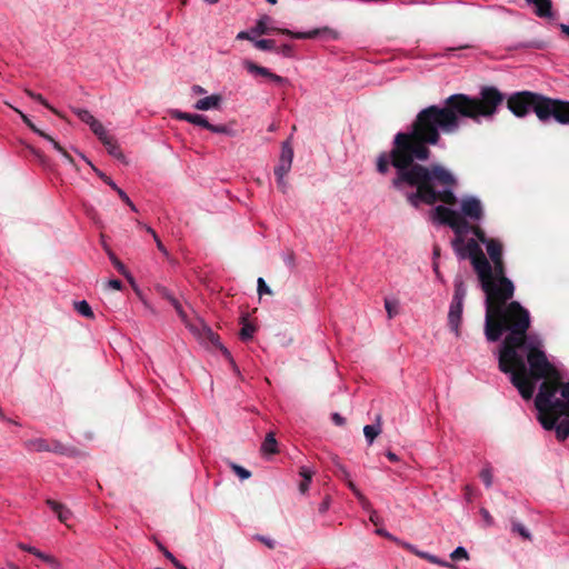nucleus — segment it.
I'll use <instances>...</instances> for the list:
<instances>
[{"label":"nucleus","instance_id":"nucleus-1","mask_svg":"<svg viewBox=\"0 0 569 569\" xmlns=\"http://www.w3.org/2000/svg\"><path fill=\"white\" fill-rule=\"evenodd\" d=\"M505 101V94L493 86H485L478 97L455 93L445 100L443 106H429L417 114L407 132H398L393 138L390 152H382L377 159V170L385 174L389 167L396 169L391 184L406 194L407 201L415 208L421 203H457L455 189L457 179L441 164L429 167L415 163L430 158L429 144L436 146L440 133H456L463 118L476 123L491 121Z\"/></svg>","mask_w":569,"mask_h":569},{"label":"nucleus","instance_id":"nucleus-2","mask_svg":"<svg viewBox=\"0 0 569 569\" xmlns=\"http://www.w3.org/2000/svg\"><path fill=\"white\" fill-rule=\"evenodd\" d=\"M530 327L529 311L519 302L511 301L506 310L491 317V330L488 331L485 319V336L490 342L498 341L503 332L507 336L499 347L498 361L502 372L512 371V368L528 373L533 380H560L558 369L548 360L542 350L543 343L538 335H527Z\"/></svg>","mask_w":569,"mask_h":569},{"label":"nucleus","instance_id":"nucleus-3","mask_svg":"<svg viewBox=\"0 0 569 569\" xmlns=\"http://www.w3.org/2000/svg\"><path fill=\"white\" fill-rule=\"evenodd\" d=\"M489 259L491 261V271L488 274L487 284H480L486 295V317L487 327L491 326V317L498 316L499 311L508 308V301L513 297L515 286L506 277V267L503 262L502 243L498 239H491L485 244ZM492 332L491 328H488ZM495 337L492 333H490Z\"/></svg>","mask_w":569,"mask_h":569},{"label":"nucleus","instance_id":"nucleus-4","mask_svg":"<svg viewBox=\"0 0 569 569\" xmlns=\"http://www.w3.org/2000/svg\"><path fill=\"white\" fill-rule=\"evenodd\" d=\"M562 399L556 397L558 386L543 381L535 399L538 410V420L542 428L552 430L556 428L558 416L569 417V382L559 383Z\"/></svg>","mask_w":569,"mask_h":569},{"label":"nucleus","instance_id":"nucleus-5","mask_svg":"<svg viewBox=\"0 0 569 569\" xmlns=\"http://www.w3.org/2000/svg\"><path fill=\"white\" fill-rule=\"evenodd\" d=\"M467 234L468 223L461 228V233H455V238L451 240L452 249L458 259L470 260L480 284H487L488 274L491 271L490 261L475 238L466 240Z\"/></svg>","mask_w":569,"mask_h":569},{"label":"nucleus","instance_id":"nucleus-6","mask_svg":"<svg viewBox=\"0 0 569 569\" xmlns=\"http://www.w3.org/2000/svg\"><path fill=\"white\" fill-rule=\"evenodd\" d=\"M251 32L261 36L269 34L271 32H279L281 34L289 36L293 39H313L317 37H327L330 39H337L338 32L329 27L317 28L307 32H295L289 29H280L274 26V21L270 16H262L257 20L256 26L251 29Z\"/></svg>","mask_w":569,"mask_h":569},{"label":"nucleus","instance_id":"nucleus-7","mask_svg":"<svg viewBox=\"0 0 569 569\" xmlns=\"http://www.w3.org/2000/svg\"><path fill=\"white\" fill-rule=\"evenodd\" d=\"M537 107V118L542 123L555 121L562 126H569V100L549 98L542 94V99Z\"/></svg>","mask_w":569,"mask_h":569},{"label":"nucleus","instance_id":"nucleus-8","mask_svg":"<svg viewBox=\"0 0 569 569\" xmlns=\"http://www.w3.org/2000/svg\"><path fill=\"white\" fill-rule=\"evenodd\" d=\"M542 94L531 91H520L512 93L507 99L508 109L519 118L526 117L533 111L537 116V106L540 103Z\"/></svg>","mask_w":569,"mask_h":569},{"label":"nucleus","instance_id":"nucleus-9","mask_svg":"<svg viewBox=\"0 0 569 569\" xmlns=\"http://www.w3.org/2000/svg\"><path fill=\"white\" fill-rule=\"evenodd\" d=\"M430 214L435 223L450 227L453 233H461V228L466 224L463 217L457 210L442 204L435 207Z\"/></svg>","mask_w":569,"mask_h":569},{"label":"nucleus","instance_id":"nucleus-10","mask_svg":"<svg viewBox=\"0 0 569 569\" xmlns=\"http://www.w3.org/2000/svg\"><path fill=\"white\" fill-rule=\"evenodd\" d=\"M293 160V149L289 141H284L281 146L279 163L274 168L278 188L286 193L288 184L284 180L286 174L290 171Z\"/></svg>","mask_w":569,"mask_h":569},{"label":"nucleus","instance_id":"nucleus-11","mask_svg":"<svg viewBox=\"0 0 569 569\" xmlns=\"http://www.w3.org/2000/svg\"><path fill=\"white\" fill-rule=\"evenodd\" d=\"M466 223H480L485 217V211L481 201L473 197H465L460 202V211Z\"/></svg>","mask_w":569,"mask_h":569},{"label":"nucleus","instance_id":"nucleus-12","mask_svg":"<svg viewBox=\"0 0 569 569\" xmlns=\"http://www.w3.org/2000/svg\"><path fill=\"white\" fill-rule=\"evenodd\" d=\"M173 117L179 120L187 121L189 123L200 126L213 133L232 134V130L226 124H212L208 121L207 117L199 113H189L182 111H176Z\"/></svg>","mask_w":569,"mask_h":569},{"label":"nucleus","instance_id":"nucleus-13","mask_svg":"<svg viewBox=\"0 0 569 569\" xmlns=\"http://www.w3.org/2000/svg\"><path fill=\"white\" fill-rule=\"evenodd\" d=\"M510 375L511 383L518 389L521 397L526 400L531 399L535 392V383L531 381V378L526 372H521L516 368H512V371H508Z\"/></svg>","mask_w":569,"mask_h":569},{"label":"nucleus","instance_id":"nucleus-14","mask_svg":"<svg viewBox=\"0 0 569 569\" xmlns=\"http://www.w3.org/2000/svg\"><path fill=\"white\" fill-rule=\"evenodd\" d=\"M190 330L197 335L200 339L207 340L212 343L216 348H218L226 358L231 360L230 351L221 343L220 338L216 335L210 327L200 322L199 327L191 326Z\"/></svg>","mask_w":569,"mask_h":569},{"label":"nucleus","instance_id":"nucleus-15","mask_svg":"<svg viewBox=\"0 0 569 569\" xmlns=\"http://www.w3.org/2000/svg\"><path fill=\"white\" fill-rule=\"evenodd\" d=\"M462 309L463 303L456 302L451 300L449 312H448V323L451 330L458 336L459 335V327L461 323L462 318Z\"/></svg>","mask_w":569,"mask_h":569},{"label":"nucleus","instance_id":"nucleus-16","mask_svg":"<svg viewBox=\"0 0 569 569\" xmlns=\"http://www.w3.org/2000/svg\"><path fill=\"white\" fill-rule=\"evenodd\" d=\"M46 503L57 515L60 522L68 525V521L72 518V512L67 506L52 499H47Z\"/></svg>","mask_w":569,"mask_h":569},{"label":"nucleus","instance_id":"nucleus-17","mask_svg":"<svg viewBox=\"0 0 569 569\" xmlns=\"http://www.w3.org/2000/svg\"><path fill=\"white\" fill-rule=\"evenodd\" d=\"M528 4L533 6L535 13L539 18H552V2L551 0H526Z\"/></svg>","mask_w":569,"mask_h":569},{"label":"nucleus","instance_id":"nucleus-18","mask_svg":"<svg viewBox=\"0 0 569 569\" xmlns=\"http://www.w3.org/2000/svg\"><path fill=\"white\" fill-rule=\"evenodd\" d=\"M402 547H405L406 549H408L409 551H411L412 553H415L416 556L422 558V559H426L428 560L429 562L431 563H435V565H439V566H442V567H453L451 563L447 562V561H443V560H440L437 556L435 555H431V553H428L426 551H420L418 550L411 543H402Z\"/></svg>","mask_w":569,"mask_h":569},{"label":"nucleus","instance_id":"nucleus-19","mask_svg":"<svg viewBox=\"0 0 569 569\" xmlns=\"http://www.w3.org/2000/svg\"><path fill=\"white\" fill-rule=\"evenodd\" d=\"M221 103V97L219 94H211L209 97H204L199 99L194 103V109L206 111L211 109H219Z\"/></svg>","mask_w":569,"mask_h":569},{"label":"nucleus","instance_id":"nucleus-20","mask_svg":"<svg viewBox=\"0 0 569 569\" xmlns=\"http://www.w3.org/2000/svg\"><path fill=\"white\" fill-rule=\"evenodd\" d=\"M156 291L158 292L159 296L167 299L173 306V308L181 318H184V312L182 310L180 302L172 296V293L164 286H156Z\"/></svg>","mask_w":569,"mask_h":569},{"label":"nucleus","instance_id":"nucleus-21","mask_svg":"<svg viewBox=\"0 0 569 569\" xmlns=\"http://www.w3.org/2000/svg\"><path fill=\"white\" fill-rule=\"evenodd\" d=\"M380 432H381L380 417H378L376 425H367L363 427V435L369 445L373 443L375 439L380 435Z\"/></svg>","mask_w":569,"mask_h":569},{"label":"nucleus","instance_id":"nucleus-22","mask_svg":"<svg viewBox=\"0 0 569 569\" xmlns=\"http://www.w3.org/2000/svg\"><path fill=\"white\" fill-rule=\"evenodd\" d=\"M468 233H472L476 237L475 239L483 246L492 239L486 236V232L478 223H468Z\"/></svg>","mask_w":569,"mask_h":569},{"label":"nucleus","instance_id":"nucleus-23","mask_svg":"<svg viewBox=\"0 0 569 569\" xmlns=\"http://www.w3.org/2000/svg\"><path fill=\"white\" fill-rule=\"evenodd\" d=\"M466 295H467V288L465 286L463 280L461 278H456L452 301L463 303Z\"/></svg>","mask_w":569,"mask_h":569},{"label":"nucleus","instance_id":"nucleus-24","mask_svg":"<svg viewBox=\"0 0 569 569\" xmlns=\"http://www.w3.org/2000/svg\"><path fill=\"white\" fill-rule=\"evenodd\" d=\"M74 114L86 124H88L90 128L93 127L99 120H97L93 114L87 110L81 108H74L72 110Z\"/></svg>","mask_w":569,"mask_h":569},{"label":"nucleus","instance_id":"nucleus-25","mask_svg":"<svg viewBox=\"0 0 569 569\" xmlns=\"http://www.w3.org/2000/svg\"><path fill=\"white\" fill-rule=\"evenodd\" d=\"M27 448L37 452L50 451V443L46 439L38 438L27 442Z\"/></svg>","mask_w":569,"mask_h":569},{"label":"nucleus","instance_id":"nucleus-26","mask_svg":"<svg viewBox=\"0 0 569 569\" xmlns=\"http://www.w3.org/2000/svg\"><path fill=\"white\" fill-rule=\"evenodd\" d=\"M261 451L263 453H276L277 452V440L272 432H269L266 436V438L261 445Z\"/></svg>","mask_w":569,"mask_h":569},{"label":"nucleus","instance_id":"nucleus-27","mask_svg":"<svg viewBox=\"0 0 569 569\" xmlns=\"http://www.w3.org/2000/svg\"><path fill=\"white\" fill-rule=\"evenodd\" d=\"M82 159L92 168V170L97 173V176L104 182L107 183L108 186H110L113 190L117 191V189H119V187L114 183V181L108 177L104 172H102L101 170H99L98 168H96L92 162L87 159L83 154H81Z\"/></svg>","mask_w":569,"mask_h":569},{"label":"nucleus","instance_id":"nucleus-28","mask_svg":"<svg viewBox=\"0 0 569 569\" xmlns=\"http://www.w3.org/2000/svg\"><path fill=\"white\" fill-rule=\"evenodd\" d=\"M244 67L252 74L266 77L268 79H269V77L271 74V71L268 68L260 67V66H258V64H256V63H253L251 61H247L244 63Z\"/></svg>","mask_w":569,"mask_h":569},{"label":"nucleus","instance_id":"nucleus-29","mask_svg":"<svg viewBox=\"0 0 569 569\" xmlns=\"http://www.w3.org/2000/svg\"><path fill=\"white\" fill-rule=\"evenodd\" d=\"M556 436L559 441H563L569 437V419L561 420L556 425Z\"/></svg>","mask_w":569,"mask_h":569},{"label":"nucleus","instance_id":"nucleus-30","mask_svg":"<svg viewBox=\"0 0 569 569\" xmlns=\"http://www.w3.org/2000/svg\"><path fill=\"white\" fill-rule=\"evenodd\" d=\"M511 531L513 533L519 535L526 540H531V533L530 531L519 521L512 520L511 521Z\"/></svg>","mask_w":569,"mask_h":569},{"label":"nucleus","instance_id":"nucleus-31","mask_svg":"<svg viewBox=\"0 0 569 569\" xmlns=\"http://www.w3.org/2000/svg\"><path fill=\"white\" fill-rule=\"evenodd\" d=\"M24 92L28 97H30L31 99L40 102L42 106H44L46 108H48L50 111H52L53 113L56 114H59L58 110L54 109L44 98L43 96H41L40 93H36L33 91H31L30 89H24Z\"/></svg>","mask_w":569,"mask_h":569},{"label":"nucleus","instance_id":"nucleus-32","mask_svg":"<svg viewBox=\"0 0 569 569\" xmlns=\"http://www.w3.org/2000/svg\"><path fill=\"white\" fill-rule=\"evenodd\" d=\"M74 308L78 313L86 318H93V312L90 305L86 300L77 301Z\"/></svg>","mask_w":569,"mask_h":569},{"label":"nucleus","instance_id":"nucleus-33","mask_svg":"<svg viewBox=\"0 0 569 569\" xmlns=\"http://www.w3.org/2000/svg\"><path fill=\"white\" fill-rule=\"evenodd\" d=\"M157 546H158L159 550L163 553V556L168 560H170L177 567V569H188L162 543L157 542Z\"/></svg>","mask_w":569,"mask_h":569},{"label":"nucleus","instance_id":"nucleus-34","mask_svg":"<svg viewBox=\"0 0 569 569\" xmlns=\"http://www.w3.org/2000/svg\"><path fill=\"white\" fill-rule=\"evenodd\" d=\"M480 478L487 488H490L493 482L492 468L490 465H486L480 471Z\"/></svg>","mask_w":569,"mask_h":569},{"label":"nucleus","instance_id":"nucleus-35","mask_svg":"<svg viewBox=\"0 0 569 569\" xmlns=\"http://www.w3.org/2000/svg\"><path fill=\"white\" fill-rule=\"evenodd\" d=\"M253 46L262 51H271L276 49V41L272 39H259L253 41Z\"/></svg>","mask_w":569,"mask_h":569},{"label":"nucleus","instance_id":"nucleus-36","mask_svg":"<svg viewBox=\"0 0 569 569\" xmlns=\"http://www.w3.org/2000/svg\"><path fill=\"white\" fill-rule=\"evenodd\" d=\"M41 138L46 139L47 141H49L52 147L62 154V157H64L69 162H73V159L72 157L60 146L59 142H57L51 136L47 134L44 132V136H42Z\"/></svg>","mask_w":569,"mask_h":569},{"label":"nucleus","instance_id":"nucleus-37","mask_svg":"<svg viewBox=\"0 0 569 569\" xmlns=\"http://www.w3.org/2000/svg\"><path fill=\"white\" fill-rule=\"evenodd\" d=\"M19 116L20 118L22 119V121L34 132L37 133L38 136L42 137L44 136V131L40 130L39 128H37L34 126V123L29 119V117L23 113L21 110L14 108L13 109Z\"/></svg>","mask_w":569,"mask_h":569},{"label":"nucleus","instance_id":"nucleus-38","mask_svg":"<svg viewBox=\"0 0 569 569\" xmlns=\"http://www.w3.org/2000/svg\"><path fill=\"white\" fill-rule=\"evenodd\" d=\"M385 309L388 313V318L391 319L398 315L399 303L397 300L385 299Z\"/></svg>","mask_w":569,"mask_h":569},{"label":"nucleus","instance_id":"nucleus-39","mask_svg":"<svg viewBox=\"0 0 569 569\" xmlns=\"http://www.w3.org/2000/svg\"><path fill=\"white\" fill-rule=\"evenodd\" d=\"M254 331H256L254 326H252L249 322H243L239 335H240V338L246 341L253 337Z\"/></svg>","mask_w":569,"mask_h":569},{"label":"nucleus","instance_id":"nucleus-40","mask_svg":"<svg viewBox=\"0 0 569 569\" xmlns=\"http://www.w3.org/2000/svg\"><path fill=\"white\" fill-rule=\"evenodd\" d=\"M274 51L286 58H292L293 57V47L291 44L284 43L282 46L277 47Z\"/></svg>","mask_w":569,"mask_h":569},{"label":"nucleus","instance_id":"nucleus-41","mask_svg":"<svg viewBox=\"0 0 569 569\" xmlns=\"http://www.w3.org/2000/svg\"><path fill=\"white\" fill-rule=\"evenodd\" d=\"M104 147L107 148L108 152H109L111 156H113V157H116V158H121V157H122V153H121V151H120V148H119V146H118V143H117V141H116V139H112V140L110 141V144H104Z\"/></svg>","mask_w":569,"mask_h":569},{"label":"nucleus","instance_id":"nucleus-42","mask_svg":"<svg viewBox=\"0 0 569 569\" xmlns=\"http://www.w3.org/2000/svg\"><path fill=\"white\" fill-rule=\"evenodd\" d=\"M450 557L452 560L468 559L469 555L463 547H457L451 553Z\"/></svg>","mask_w":569,"mask_h":569},{"label":"nucleus","instance_id":"nucleus-43","mask_svg":"<svg viewBox=\"0 0 569 569\" xmlns=\"http://www.w3.org/2000/svg\"><path fill=\"white\" fill-rule=\"evenodd\" d=\"M117 193L118 196L120 197V199L130 207V209L134 212L138 211L136 204L130 200V198L128 197V194L121 189H117Z\"/></svg>","mask_w":569,"mask_h":569},{"label":"nucleus","instance_id":"nucleus-44","mask_svg":"<svg viewBox=\"0 0 569 569\" xmlns=\"http://www.w3.org/2000/svg\"><path fill=\"white\" fill-rule=\"evenodd\" d=\"M376 533L381 536V537H385L391 541H395L396 543L402 546V543H405L403 541L399 540L397 537H395L393 535H391L390 532H388L386 529H382V528H377L376 529Z\"/></svg>","mask_w":569,"mask_h":569},{"label":"nucleus","instance_id":"nucleus-45","mask_svg":"<svg viewBox=\"0 0 569 569\" xmlns=\"http://www.w3.org/2000/svg\"><path fill=\"white\" fill-rule=\"evenodd\" d=\"M232 469L233 471L237 473V476L241 479V480H246L248 479L251 473L249 470L244 469L243 467L241 466H238V465H232Z\"/></svg>","mask_w":569,"mask_h":569},{"label":"nucleus","instance_id":"nucleus-46","mask_svg":"<svg viewBox=\"0 0 569 569\" xmlns=\"http://www.w3.org/2000/svg\"><path fill=\"white\" fill-rule=\"evenodd\" d=\"M33 556H36L37 558L41 559L42 561L47 562V563H56V558L50 556V555H47L42 551H40L39 549L36 548V551L32 552Z\"/></svg>","mask_w":569,"mask_h":569},{"label":"nucleus","instance_id":"nucleus-47","mask_svg":"<svg viewBox=\"0 0 569 569\" xmlns=\"http://www.w3.org/2000/svg\"><path fill=\"white\" fill-rule=\"evenodd\" d=\"M33 556H36L37 558L41 559L42 561L47 562V563H56V558L50 556V555H47L42 551H40L39 549L36 548V551L32 552Z\"/></svg>","mask_w":569,"mask_h":569},{"label":"nucleus","instance_id":"nucleus-48","mask_svg":"<svg viewBox=\"0 0 569 569\" xmlns=\"http://www.w3.org/2000/svg\"><path fill=\"white\" fill-rule=\"evenodd\" d=\"M480 515L482 517V520L486 525V527H492L495 525V520L490 512L486 508L480 509Z\"/></svg>","mask_w":569,"mask_h":569},{"label":"nucleus","instance_id":"nucleus-49","mask_svg":"<svg viewBox=\"0 0 569 569\" xmlns=\"http://www.w3.org/2000/svg\"><path fill=\"white\" fill-rule=\"evenodd\" d=\"M257 283H258V293L260 296H262V295H271V290L268 287V284L266 283V281L263 280V278H258Z\"/></svg>","mask_w":569,"mask_h":569},{"label":"nucleus","instance_id":"nucleus-50","mask_svg":"<svg viewBox=\"0 0 569 569\" xmlns=\"http://www.w3.org/2000/svg\"><path fill=\"white\" fill-rule=\"evenodd\" d=\"M356 497L358 498L359 502L366 510H372L370 502L360 491H356Z\"/></svg>","mask_w":569,"mask_h":569},{"label":"nucleus","instance_id":"nucleus-51","mask_svg":"<svg viewBox=\"0 0 569 569\" xmlns=\"http://www.w3.org/2000/svg\"><path fill=\"white\" fill-rule=\"evenodd\" d=\"M91 131L99 138L107 131V129L100 121H98L93 127H91Z\"/></svg>","mask_w":569,"mask_h":569},{"label":"nucleus","instance_id":"nucleus-52","mask_svg":"<svg viewBox=\"0 0 569 569\" xmlns=\"http://www.w3.org/2000/svg\"><path fill=\"white\" fill-rule=\"evenodd\" d=\"M299 475L303 478V480L311 481L313 472L307 467H301Z\"/></svg>","mask_w":569,"mask_h":569},{"label":"nucleus","instance_id":"nucleus-53","mask_svg":"<svg viewBox=\"0 0 569 569\" xmlns=\"http://www.w3.org/2000/svg\"><path fill=\"white\" fill-rule=\"evenodd\" d=\"M49 452H57V453H63L64 452V446L59 441H53L50 445V451Z\"/></svg>","mask_w":569,"mask_h":569},{"label":"nucleus","instance_id":"nucleus-54","mask_svg":"<svg viewBox=\"0 0 569 569\" xmlns=\"http://www.w3.org/2000/svg\"><path fill=\"white\" fill-rule=\"evenodd\" d=\"M113 267L124 277L129 278L130 277V273L128 271V269L126 268V266L120 261L118 260Z\"/></svg>","mask_w":569,"mask_h":569},{"label":"nucleus","instance_id":"nucleus-55","mask_svg":"<svg viewBox=\"0 0 569 569\" xmlns=\"http://www.w3.org/2000/svg\"><path fill=\"white\" fill-rule=\"evenodd\" d=\"M269 79H270L272 82H274V83H277V84H279V86H282V84L288 83V80H287L286 78H283V77H281V76H278V74H276V73H272V72H271V74H270Z\"/></svg>","mask_w":569,"mask_h":569},{"label":"nucleus","instance_id":"nucleus-56","mask_svg":"<svg viewBox=\"0 0 569 569\" xmlns=\"http://www.w3.org/2000/svg\"><path fill=\"white\" fill-rule=\"evenodd\" d=\"M330 507V498L329 497H326L322 502L319 505L318 507V511L320 513H326L328 511Z\"/></svg>","mask_w":569,"mask_h":569},{"label":"nucleus","instance_id":"nucleus-57","mask_svg":"<svg viewBox=\"0 0 569 569\" xmlns=\"http://www.w3.org/2000/svg\"><path fill=\"white\" fill-rule=\"evenodd\" d=\"M108 287L113 290H121L122 282L119 279H111L108 281Z\"/></svg>","mask_w":569,"mask_h":569},{"label":"nucleus","instance_id":"nucleus-58","mask_svg":"<svg viewBox=\"0 0 569 569\" xmlns=\"http://www.w3.org/2000/svg\"><path fill=\"white\" fill-rule=\"evenodd\" d=\"M250 33H252V32H251V31H250V32H248V31H241V32H239V33L237 34V39H239V40H250V41H252V42H253V41H254V39L251 37V34H250Z\"/></svg>","mask_w":569,"mask_h":569},{"label":"nucleus","instance_id":"nucleus-59","mask_svg":"<svg viewBox=\"0 0 569 569\" xmlns=\"http://www.w3.org/2000/svg\"><path fill=\"white\" fill-rule=\"evenodd\" d=\"M98 139H99V140L103 143V146H104V144H110V141H111L112 139H114V138H113V137L108 132V130H107V131H106L101 137H99Z\"/></svg>","mask_w":569,"mask_h":569},{"label":"nucleus","instance_id":"nucleus-60","mask_svg":"<svg viewBox=\"0 0 569 569\" xmlns=\"http://www.w3.org/2000/svg\"><path fill=\"white\" fill-rule=\"evenodd\" d=\"M31 152L36 156L41 164L44 166L47 163V158L40 151L32 148Z\"/></svg>","mask_w":569,"mask_h":569},{"label":"nucleus","instance_id":"nucleus-61","mask_svg":"<svg viewBox=\"0 0 569 569\" xmlns=\"http://www.w3.org/2000/svg\"><path fill=\"white\" fill-rule=\"evenodd\" d=\"M154 241H156V244H157V248L159 249L160 252H162L166 257L169 256V252L168 250L166 249V247L162 244L161 240L159 239V237H156L154 238Z\"/></svg>","mask_w":569,"mask_h":569},{"label":"nucleus","instance_id":"nucleus-62","mask_svg":"<svg viewBox=\"0 0 569 569\" xmlns=\"http://www.w3.org/2000/svg\"><path fill=\"white\" fill-rule=\"evenodd\" d=\"M369 520L375 525L378 526L380 523V517L378 516L376 510H370V517Z\"/></svg>","mask_w":569,"mask_h":569},{"label":"nucleus","instance_id":"nucleus-63","mask_svg":"<svg viewBox=\"0 0 569 569\" xmlns=\"http://www.w3.org/2000/svg\"><path fill=\"white\" fill-rule=\"evenodd\" d=\"M18 548L23 550V551H27L29 553H32L36 551V548L30 546V545H27V543H23V542H19L18 545Z\"/></svg>","mask_w":569,"mask_h":569},{"label":"nucleus","instance_id":"nucleus-64","mask_svg":"<svg viewBox=\"0 0 569 569\" xmlns=\"http://www.w3.org/2000/svg\"><path fill=\"white\" fill-rule=\"evenodd\" d=\"M283 260H284V263H286L288 267H290V268H293V267H295V257H293V254H292V253L287 254V256L283 258Z\"/></svg>","mask_w":569,"mask_h":569}]
</instances>
